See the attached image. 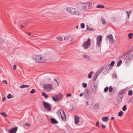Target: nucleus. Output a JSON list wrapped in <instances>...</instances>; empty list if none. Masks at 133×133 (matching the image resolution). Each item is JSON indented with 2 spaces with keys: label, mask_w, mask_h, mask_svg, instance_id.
Listing matches in <instances>:
<instances>
[{
  "label": "nucleus",
  "mask_w": 133,
  "mask_h": 133,
  "mask_svg": "<svg viewBox=\"0 0 133 133\" xmlns=\"http://www.w3.org/2000/svg\"><path fill=\"white\" fill-rule=\"evenodd\" d=\"M92 3L90 2H79L76 5V8L79 11H83L91 9Z\"/></svg>",
  "instance_id": "1"
},
{
  "label": "nucleus",
  "mask_w": 133,
  "mask_h": 133,
  "mask_svg": "<svg viewBox=\"0 0 133 133\" xmlns=\"http://www.w3.org/2000/svg\"><path fill=\"white\" fill-rule=\"evenodd\" d=\"M66 10L68 12L73 15L79 16L80 13L78 10L76 8H67Z\"/></svg>",
  "instance_id": "2"
},
{
  "label": "nucleus",
  "mask_w": 133,
  "mask_h": 133,
  "mask_svg": "<svg viewBox=\"0 0 133 133\" xmlns=\"http://www.w3.org/2000/svg\"><path fill=\"white\" fill-rule=\"evenodd\" d=\"M53 85L51 84H44L43 86L44 90L47 92H50L52 90Z\"/></svg>",
  "instance_id": "3"
},
{
  "label": "nucleus",
  "mask_w": 133,
  "mask_h": 133,
  "mask_svg": "<svg viewBox=\"0 0 133 133\" xmlns=\"http://www.w3.org/2000/svg\"><path fill=\"white\" fill-rule=\"evenodd\" d=\"M57 114H58L59 117H61L63 121H66V116L64 112L62 110H59L57 111Z\"/></svg>",
  "instance_id": "4"
},
{
  "label": "nucleus",
  "mask_w": 133,
  "mask_h": 133,
  "mask_svg": "<svg viewBox=\"0 0 133 133\" xmlns=\"http://www.w3.org/2000/svg\"><path fill=\"white\" fill-rule=\"evenodd\" d=\"M32 58L37 62L43 63L46 62L45 61H43L42 57L40 55H35L33 56Z\"/></svg>",
  "instance_id": "5"
},
{
  "label": "nucleus",
  "mask_w": 133,
  "mask_h": 133,
  "mask_svg": "<svg viewBox=\"0 0 133 133\" xmlns=\"http://www.w3.org/2000/svg\"><path fill=\"white\" fill-rule=\"evenodd\" d=\"M91 39L88 38L87 41L84 42L83 43L82 46L84 49H87L89 47L90 45V42Z\"/></svg>",
  "instance_id": "6"
},
{
  "label": "nucleus",
  "mask_w": 133,
  "mask_h": 133,
  "mask_svg": "<svg viewBox=\"0 0 133 133\" xmlns=\"http://www.w3.org/2000/svg\"><path fill=\"white\" fill-rule=\"evenodd\" d=\"M126 89H124L119 91L118 94L119 95V98L117 100L119 102H121L122 101V99L123 96V94L126 91Z\"/></svg>",
  "instance_id": "7"
},
{
  "label": "nucleus",
  "mask_w": 133,
  "mask_h": 133,
  "mask_svg": "<svg viewBox=\"0 0 133 133\" xmlns=\"http://www.w3.org/2000/svg\"><path fill=\"white\" fill-rule=\"evenodd\" d=\"M106 39V40H108L111 44H113L115 42L113 37L112 34L108 35Z\"/></svg>",
  "instance_id": "8"
},
{
  "label": "nucleus",
  "mask_w": 133,
  "mask_h": 133,
  "mask_svg": "<svg viewBox=\"0 0 133 133\" xmlns=\"http://www.w3.org/2000/svg\"><path fill=\"white\" fill-rule=\"evenodd\" d=\"M43 105L45 109L47 111H50L51 110V106L48 103L43 102Z\"/></svg>",
  "instance_id": "9"
},
{
  "label": "nucleus",
  "mask_w": 133,
  "mask_h": 133,
  "mask_svg": "<svg viewBox=\"0 0 133 133\" xmlns=\"http://www.w3.org/2000/svg\"><path fill=\"white\" fill-rule=\"evenodd\" d=\"M102 36L99 35L97 37V42H96V45L98 47H99L101 45L100 42H101L102 39Z\"/></svg>",
  "instance_id": "10"
},
{
  "label": "nucleus",
  "mask_w": 133,
  "mask_h": 133,
  "mask_svg": "<svg viewBox=\"0 0 133 133\" xmlns=\"http://www.w3.org/2000/svg\"><path fill=\"white\" fill-rule=\"evenodd\" d=\"M133 58V55L132 54H130L129 55L125 63L126 64L129 63L131 61L132 59Z\"/></svg>",
  "instance_id": "11"
},
{
  "label": "nucleus",
  "mask_w": 133,
  "mask_h": 133,
  "mask_svg": "<svg viewBox=\"0 0 133 133\" xmlns=\"http://www.w3.org/2000/svg\"><path fill=\"white\" fill-rule=\"evenodd\" d=\"M18 129V127H16L10 130V133H16Z\"/></svg>",
  "instance_id": "12"
},
{
  "label": "nucleus",
  "mask_w": 133,
  "mask_h": 133,
  "mask_svg": "<svg viewBox=\"0 0 133 133\" xmlns=\"http://www.w3.org/2000/svg\"><path fill=\"white\" fill-rule=\"evenodd\" d=\"M75 123L78 124L79 122V117L75 115L74 116Z\"/></svg>",
  "instance_id": "13"
},
{
  "label": "nucleus",
  "mask_w": 133,
  "mask_h": 133,
  "mask_svg": "<svg viewBox=\"0 0 133 133\" xmlns=\"http://www.w3.org/2000/svg\"><path fill=\"white\" fill-rule=\"evenodd\" d=\"M55 97H56V99L57 100V101H58L62 99V95L60 93L58 95H56Z\"/></svg>",
  "instance_id": "14"
},
{
  "label": "nucleus",
  "mask_w": 133,
  "mask_h": 133,
  "mask_svg": "<svg viewBox=\"0 0 133 133\" xmlns=\"http://www.w3.org/2000/svg\"><path fill=\"white\" fill-rule=\"evenodd\" d=\"M99 107V104L98 103H96L94 106L95 109L96 111L98 110V109Z\"/></svg>",
  "instance_id": "15"
},
{
  "label": "nucleus",
  "mask_w": 133,
  "mask_h": 133,
  "mask_svg": "<svg viewBox=\"0 0 133 133\" xmlns=\"http://www.w3.org/2000/svg\"><path fill=\"white\" fill-rule=\"evenodd\" d=\"M50 120L51 121V123L52 124H54L58 123L57 121L54 118H51Z\"/></svg>",
  "instance_id": "16"
},
{
  "label": "nucleus",
  "mask_w": 133,
  "mask_h": 133,
  "mask_svg": "<svg viewBox=\"0 0 133 133\" xmlns=\"http://www.w3.org/2000/svg\"><path fill=\"white\" fill-rule=\"evenodd\" d=\"M130 52V51H129L125 53L122 56V58L125 59L126 57L128 54Z\"/></svg>",
  "instance_id": "17"
},
{
  "label": "nucleus",
  "mask_w": 133,
  "mask_h": 133,
  "mask_svg": "<svg viewBox=\"0 0 133 133\" xmlns=\"http://www.w3.org/2000/svg\"><path fill=\"white\" fill-rule=\"evenodd\" d=\"M109 119L108 117H104L102 118V120L104 122H107Z\"/></svg>",
  "instance_id": "18"
},
{
  "label": "nucleus",
  "mask_w": 133,
  "mask_h": 133,
  "mask_svg": "<svg viewBox=\"0 0 133 133\" xmlns=\"http://www.w3.org/2000/svg\"><path fill=\"white\" fill-rule=\"evenodd\" d=\"M83 56L84 58L86 59H87L89 60L91 59L90 56H87L85 55H83Z\"/></svg>",
  "instance_id": "19"
},
{
  "label": "nucleus",
  "mask_w": 133,
  "mask_h": 133,
  "mask_svg": "<svg viewBox=\"0 0 133 133\" xmlns=\"http://www.w3.org/2000/svg\"><path fill=\"white\" fill-rule=\"evenodd\" d=\"M30 86V85L23 84L20 86V87L22 89L25 88H28Z\"/></svg>",
  "instance_id": "20"
},
{
  "label": "nucleus",
  "mask_w": 133,
  "mask_h": 133,
  "mask_svg": "<svg viewBox=\"0 0 133 133\" xmlns=\"http://www.w3.org/2000/svg\"><path fill=\"white\" fill-rule=\"evenodd\" d=\"M104 6L102 4H98L96 6V8H104Z\"/></svg>",
  "instance_id": "21"
},
{
  "label": "nucleus",
  "mask_w": 133,
  "mask_h": 133,
  "mask_svg": "<svg viewBox=\"0 0 133 133\" xmlns=\"http://www.w3.org/2000/svg\"><path fill=\"white\" fill-rule=\"evenodd\" d=\"M87 28L86 30V31H90L94 30L93 29L90 28L88 25H87Z\"/></svg>",
  "instance_id": "22"
},
{
  "label": "nucleus",
  "mask_w": 133,
  "mask_h": 133,
  "mask_svg": "<svg viewBox=\"0 0 133 133\" xmlns=\"http://www.w3.org/2000/svg\"><path fill=\"white\" fill-rule=\"evenodd\" d=\"M122 61L121 60H120L119 61L117 64V67H118V66H119L122 64Z\"/></svg>",
  "instance_id": "23"
},
{
  "label": "nucleus",
  "mask_w": 133,
  "mask_h": 133,
  "mask_svg": "<svg viewBox=\"0 0 133 133\" xmlns=\"http://www.w3.org/2000/svg\"><path fill=\"white\" fill-rule=\"evenodd\" d=\"M92 92L93 94H95L97 92V90L94 89L92 88Z\"/></svg>",
  "instance_id": "24"
},
{
  "label": "nucleus",
  "mask_w": 133,
  "mask_h": 133,
  "mask_svg": "<svg viewBox=\"0 0 133 133\" xmlns=\"http://www.w3.org/2000/svg\"><path fill=\"white\" fill-rule=\"evenodd\" d=\"M123 112L122 111H120L118 114V116L119 117H121L123 114Z\"/></svg>",
  "instance_id": "25"
},
{
  "label": "nucleus",
  "mask_w": 133,
  "mask_h": 133,
  "mask_svg": "<svg viewBox=\"0 0 133 133\" xmlns=\"http://www.w3.org/2000/svg\"><path fill=\"white\" fill-rule=\"evenodd\" d=\"M125 12L127 15L128 18L129 17L131 13V11H126Z\"/></svg>",
  "instance_id": "26"
},
{
  "label": "nucleus",
  "mask_w": 133,
  "mask_h": 133,
  "mask_svg": "<svg viewBox=\"0 0 133 133\" xmlns=\"http://www.w3.org/2000/svg\"><path fill=\"white\" fill-rule=\"evenodd\" d=\"M42 95L45 98H47L48 97V96L44 92H43L42 93Z\"/></svg>",
  "instance_id": "27"
},
{
  "label": "nucleus",
  "mask_w": 133,
  "mask_h": 133,
  "mask_svg": "<svg viewBox=\"0 0 133 133\" xmlns=\"http://www.w3.org/2000/svg\"><path fill=\"white\" fill-rule=\"evenodd\" d=\"M93 73V72L91 71V72H90L89 74L88 75V78H91L92 77V75Z\"/></svg>",
  "instance_id": "28"
},
{
  "label": "nucleus",
  "mask_w": 133,
  "mask_h": 133,
  "mask_svg": "<svg viewBox=\"0 0 133 133\" xmlns=\"http://www.w3.org/2000/svg\"><path fill=\"white\" fill-rule=\"evenodd\" d=\"M101 20L102 23L103 24H105L106 23V22L104 19L102 18Z\"/></svg>",
  "instance_id": "29"
},
{
  "label": "nucleus",
  "mask_w": 133,
  "mask_h": 133,
  "mask_svg": "<svg viewBox=\"0 0 133 133\" xmlns=\"http://www.w3.org/2000/svg\"><path fill=\"white\" fill-rule=\"evenodd\" d=\"M14 96L10 94H9L7 96V98L9 99H10L11 97L12 98Z\"/></svg>",
  "instance_id": "30"
},
{
  "label": "nucleus",
  "mask_w": 133,
  "mask_h": 133,
  "mask_svg": "<svg viewBox=\"0 0 133 133\" xmlns=\"http://www.w3.org/2000/svg\"><path fill=\"white\" fill-rule=\"evenodd\" d=\"M129 38L130 39H131L132 38V33H130L128 34V35Z\"/></svg>",
  "instance_id": "31"
},
{
  "label": "nucleus",
  "mask_w": 133,
  "mask_h": 133,
  "mask_svg": "<svg viewBox=\"0 0 133 133\" xmlns=\"http://www.w3.org/2000/svg\"><path fill=\"white\" fill-rule=\"evenodd\" d=\"M56 39L59 41H62L63 40L62 38L60 36H59L56 37Z\"/></svg>",
  "instance_id": "32"
},
{
  "label": "nucleus",
  "mask_w": 133,
  "mask_h": 133,
  "mask_svg": "<svg viewBox=\"0 0 133 133\" xmlns=\"http://www.w3.org/2000/svg\"><path fill=\"white\" fill-rule=\"evenodd\" d=\"M132 94V91L131 90H130L129 91L128 93V95L129 96L131 95Z\"/></svg>",
  "instance_id": "33"
},
{
  "label": "nucleus",
  "mask_w": 133,
  "mask_h": 133,
  "mask_svg": "<svg viewBox=\"0 0 133 133\" xmlns=\"http://www.w3.org/2000/svg\"><path fill=\"white\" fill-rule=\"evenodd\" d=\"M127 108L126 105H124L122 108V110L124 111H125L127 110Z\"/></svg>",
  "instance_id": "34"
},
{
  "label": "nucleus",
  "mask_w": 133,
  "mask_h": 133,
  "mask_svg": "<svg viewBox=\"0 0 133 133\" xmlns=\"http://www.w3.org/2000/svg\"><path fill=\"white\" fill-rule=\"evenodd\" d=\"M94 88H93L94 89H95L96 90H97L98 88V85L96 84H94L93 85Z\"/></svg>",
  "instance_id": "35"
},
{
  "label": "nucleus",
  "mask_w": 133,
  "mask_h": 133,
  "mask_svg": "<svg viewBox=\"0 0 133 133\" xmlns=\"http://www.w3.org/2000/svg\"><path fill=\"white\" fill-rule=\"evenodd\" d=\"M109 92H111L113 90V88L112 86H110L109 88Z\"/></svg>",
  "instance_id": "36"
},
{
  "label": "nucleus",
  "mask_w": 133,
  "mask_h": 133,
  "mask_svg": "<svg viewBox=\"0 0 133 133\" xmlns=\"http://www.w3.org/2000/svg\"><path fill=\"white\" fill-rule=\"evenodd\" d=\"M69 36H66L64 37V39L65 40H67L69 39Z\"/></svg>",
  "instance_id": "37"
},
{
  "label": "nucleus",
  "mask_w": 133,
  "mask_h": 133,
  "mask_svg": "<svg viewBox=\"0 0 133 133\" xmlns=\"http://www.w3.org/2000/svg\"><path fill=\"white\" fill-rule=\"evenodd\" d=\"M36 91L34 89H32V90L30 91V93L31 94H33Z\"/></svg>",
  "instance_id": "38"
},
{
  "label": "nucleus",
  "mask_w": 133,
  "mask_h": 133,
  "mask_svg": "<svg viewBox=\"0 0 133 133\" xmlns=\"http://www.w3.org/2000/svg\"><path fill=\"white\" fill-rule=\"evenodd\" d=\"M82 85L83 88H85L87 87V84L86 83H82Z\"/></svg>",
  "instance_id": "39"
},
{
  "label": "nucleus",
  "mask_w": 133,
  "mask_h": 133,
  "mask_svg": "<svg viewBox=\"0 0 133 133\" xmlns=\"http://www.w3.org/2000/svg\"><path fill=\"white\" fill-rule=\"evenodd\" d=\"M1 114L4 117H6L7 116V115L4 112H2Z\"/></svg>",
  "instance_id": "40"
},
{
  "label": "nucleus",
  "mask_w": 133,
  "mask_h": 133,
  "mask_svg": "<svg viewBox=\"0 0 133 133\" xmlns=\"http://www.w3.org/2000/svg\"><path fill=\"white\" fill-rule=\"evenodd\" d=\"M109 89V88L108 87H107L105 88L104 89V91L105 92H107Z\"/></svg>",
  "instance_id": "41"
},
{
  "label": "nucleus",
  "mask_w": 133,
  "mask_h": 133,
  "mask_svg": "<svg viewBox=\"0 0 133 133\" xmlns=\"http://www.w3.org/2000/svg\"><path fill=\"white\" fill-rule=\"evenodd\" d=\"M81 26L82 28H84L85 27V25L84 23H82L81 24Z\"/></svg>",
  "instance_id": "42"
},
{
  "label": "nucleus",
  "mask_w": 133,
  "mask_h": 133,
  "mask_svg": "<svg viewBox=\"0 0 133 133\" xmlns=\"http://www.w3.org/2000/svg\"><path fill=\"white\" fill-rule=\"evenodd\" d=\"M2 82L3 83H5L6 84H8V82L6 80H3L2 81Z\"/></svg>",
  "instance_id": "43"
},
{
  "label": "nucleus",
  "mask_w": 133,
  "mask_h": 133,
  "mask_svg": "<svg viewBox=\"0 0 133 133\" xmlns=\"http://www.w3.org/2000/svg\"><path fill=\"white\" fill-rule=\"evenodd\" d=\"M115 62L114 61H112L110 64V65L111 66H113V65H114V64H115Z\"/></svg>",
  "instance_id": "44"
},
{
  "label": "nucleus",
  "mask_w": 133,
  "mask_h": 133,
  "mask_svg": "<svg viewBox=\"0 0 133 133\" xmlns=\"http://www.w3.org/2000/svg\"><path fill=\"white\" fill-rule=\"evenodd\" d=\"M52 99L55 102H56L57 101V100L56 99V98H55L54 96L52 97Z\"/></svg>",
  "instance_id": "45"
},
{
  "label": "nucleus",
  "mask_w": 133,
  "mask_h": 133,
  "mask_svg": "<svg viewBox=\"0 0 133 133\" xmlns=\"http://www.w3.org/2000/svg\"><path fill=\"white\" fill-rule=\"evenodd\" d=\"M107 66L108 67L107 68H108L110 70H111L112 69V67L110 65H108Z\"/></svg>",
  "instance_id": "46"
},
{
  "label": "nucleus",
  "mask_w": 133,
  "mask_h": 133,
  "mask_svg": "<svg viewBox=\"0 0 133 133\" xmlns=\"http://www.w3.org/2000/svg\"><path fill=\"white\" fill-rule=\"evenodd\" d=\"M3 40L0 37V44H1L3 42Z\"/></svg>",
  "instance_id": "47"
},
{
  "label": "nucleus",
  "mask_w": 133,
  "mask_h": 133,
  "mask_svg": "<svg viewBox=\"0 0 133 133\" xmlns=\"http://www.w3.org/2000/svg\"><path fill=\"white\" fill-rule=\"evenodd\" d=\"M96 126L98 127H99V123L98 121L96 122Z\"/></svg>",
  "instance_id": "48"
},
{
  "label": "nucleus",
  "mask_w": 133,
  "mask_h": 133,
  "mask_svg": "<svg viewBox=\"0 0 133 133\" xmlns=\"http://www.w3.org/2000/svg\"><path fill=\"white\" fill-rule=\"evenodd\" d=\"M24 125L29 127H30V124L28 123H25L24 124Z\"/></svg>",
  "instance_id": "49"
},
{
  "label": "nucleus",
  "mask_w": 133,
  "mask_h": 133,
  "mask_svg": "<svg viewBox=\"0 0 133 133\" xmlns=\"http://www.w3.org/2000/svg\"><path fill=\"white\" fill-rule=\"evenodd\" d=\"M54 80L55 81V83H56L57 84V85H56V86H59V84L58 83V82L57 81L56 79H54Z\"/></svg>",
  "instance_id": "50"
},
{
  "label": "nucleus",
  "mask_w": 133,
  "mask_h": 133,
  "mask_svg": "<svg viewBox=\"0 0 133 133\" xmlns=\"http://www.w3.org/2000/svg\"><path fill=\"white\" fill-rule=\"evenodd\" d=\"M85 92L87 94H88L89 92V90L88 89H85Z\"/></svg>",
  "instance_id": "51"
},
{
  "label": "nucleus",
  "mask_w": 133,
  "mask_h": 133,
  "mask_svg": "<svg viewBox=\"0 0 133 133\" xmlns=\"http://www.w3.org/2000/svg\"><path fill=\"white\" fill-rule=\"evenodd\" d=\"M17 67V66L16 65H14L13 66V68H14L13 69L15 70H16V69Z\"/></svg>",
  "instance_id": "52"
},
{
  "label": "nucleus",
  "mask_w": 133,
  "mask_h": 133,
  "mask_svg": "<svg viewBox=\"0 0 133 133\" xmlns=\"http://www.w3.org/2000/svg\"><path fill=\"white\" fill-rule=\"evenodd\" d=\"M101 126L102 128L103 129L105 128L106 127V126L103 125V124H102Z\"/></svg>",
  "instance_id": "53"
},
{
  "label": "nucleus",
  "mask_w": 133,
  "mask_h": 133,
  "mask_svg": "<svg viewBox=\"0 0 133 133\" xmlns=\"http://www.w3.org/2000/svg\"><path fill=\"white\" fill-rule=\"evenodd\" d=\"M6 99V98L4 97L2 98V101L3 102H4Z\"/></svg>",
  "instance_id": "54"
},
{
  "label": "nucleus",
  "mask_w": 133,
  "mask_h": 133,
  "mask_svg": "<svg viewBox=\"0 0 133 133\" xmlns=\"http://www.w3.org/2000/svg\"><path fill=\"white\" fill-rule=\"evenodd\" d=\"M131 102H133V98H131L129 100Z\"/></svg>",
  "instance_id": "55"
},
{
  "label": "nucleus",
  "mask_w": 133,
  "mask_h": 133,
  "mask_svg": "<svg viewBox=\"0 0 133 133\" xmlns=\"http://www.w3.org/2000/svg\"><path fill=\"white\" fill-rule=\"evenodd\" d=\"M71 95L70 94H68L67 95V97L70 96L71 97Z\"/></svg>",
  "instance_id": "56"
},
{
  "label": "nucleus",
  "mask_w": 133,
  "mask_h": 133,
  "mask_svg": "<svg viewBox=\"0 0 133 133\" xmlns=\"http://www.w3.org/2000/svg\"><path fill=\"white\" fill-rule=\"evenodd\" d=\"M83 93H81L80 94L79 96L80 97H82V96H83Z\"/></svg>",
  "instance_id": "57"
},
{
  "label": "nucleus",
  "mask_w": 133,
  "mask_h": 133,
  "mask_svg": "<svg viewBox=\"0 0 133 133\" xmlns=\"http://www.w3.org/2000/svg\"><path fill=\"white\" fill-rule=\"evenodd\" d=\"M21 28H24V25H21Z\"/></svg>",
  "instance_id": "58"
},
{
  "label": "nucleus",
  "mask_w": 133,
  "mask_h": 133,
  "mask_svg": "<svg viewBox=\"0 0 133 133\" xmlns=\"http://www.w3.org/2000/svg\"><path fill=\"white\" fill-rule=\"evenodd\" d=\"M114 119V117H112L111 118V120H113Z\"/></svg>",
  "instance_id": "59"
},
{
  "label": "nucleus",
  "mask_w": 133,
  "mask_h": 133,
  "mask_svg": "<svg viewBox=\"0 0 133 133\" xmlns=\"http://www.w3.org/2000/svg\"><path fill=\"white\" fill-rule=\"evenodd\" d=\"M87 106H88L89 105V103L88 102H87L86 104Z\"/></svg>",
  "instance_id": "60"
},
{
  "label": "nucleus",
  "mask_w": 133,
  "mask_h": 133,
  "mask_svg": "<svg viewBox=\"0 0 133 133\" xmlns=\"http://www.w3.org/2000/svg\"><path fill=\"white\" fill-rule=\"evenodd\" d=\"M96 78H95V77H93V80H95L96 79Z\"/></svg>",
  "instance_id": "61"
},
{
  "label": "nucleus",
  "mask_w": 133,
  "mask_h": 133,
  "mask_svg": "<svg viewBox=\"0 0 133 133\" xmlns=\"http://www.w3.org/2000/svg\"><path fill=\"white\" fill-rule=\"evenodd\" d=\"M31 34L30 32H29L28 33V35H31Z\"/></svg>",
  "instance_id": "62"
},
{
  "label": "nucleus",
  "mask_w": 133,
  "mask_h": 133,
  "mask_svg": "<svg viewBox=\"0 0 133 133\" xmlns=\"http://www.w3.org/2000/svg\"><path fill=\"white\" fill-rule=\"evenodd\" d=\"M78 25H77V26H76V28H78Z\"/></svg>",
  "instance_id": "63"
},
{
  "label": "nucleus",
  "mask_w": 133,
  "mask_h": 133,
  "mask_svg": "<svg viewBox=\"0 0 133 133\" xmlns=\"http://www.w3.org/2000/svg\"><path fill=\"white\" fill-rule=\"evenodd\" d=\"M97 76H98V75H97V76H96V77H97Z\"/></svg>",
  "instance_id": "64"
}]
</instances>
